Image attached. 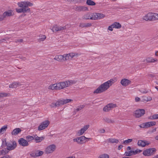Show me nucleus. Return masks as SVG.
I'll use <instances>...</instances> for the list:
<instances>
[{"label": "nucleus", "mask_w": 158, "mask_h": 158, "mask_svg": "<svg viewBox=\"0 0 158 158\" xmlns=\"http://www.w3.org/2000/svg\"><path fill=\"white\" fill-rule=\"evenodd\" d=\"M54 84V88H55V89L59 90V87H58L57 83H56V84Z\"/></svg>", "instance_id": "obj_53"}, {"label": "nucleus", "mask_w": 158, "mask_h": 158, "mask_svg": "<svg viewBox=\"0 0 158 158\" xmlns=\"http://www.w3.org/2000/svg\"><path fill=\"white\" fill-rule=\"evenodd\" d=\"M148 118L151 120L158 119V114L151 115L148 117Z\"/></svg>", "instance_id": "obj_31"}, {"label": "nucleus", "mask_w": 158, "mask_h": 158, "mask_svg": "<svg viewBox=\"0 0 158 158\" xmlns=\"http://www.w3.org/2000/svg\"><path fill=\"white\" fill-rule=\"evenodd\" d=\"M89 127V125H87L83 127H82L77 132L78 135H82L88 129Z\"/></svg>", "instance_id": "obj_17"}, {"label": "nucleus", "mask_w": 158, "mask_h": 158, "mask_svg": "<svg viewBox=\"0 0 158 158\" xmlns=\"http://www.w3.org/2000/svg\"><path fill=\"white\" fill-rule=\"evenodd\" d=\"M148 77H150L151 78H153V77H155V75L154 74H149L148 75Z\"/></svg>", "instance_id": "obj_56"}, {"label": "nucleus", "mask_w": 158, "mask_h": 158, "mask_svg": "<svg viewBox=\"0 0 158 158\" xmlns=\"http://www.w3.org/2000/svg\"><path fill=\"white\" fill-rule=\"evenodd\" d=\"M80 142H81V144H83L84 143H85L86 142H87L88 140H86L87 139L89 140L92 139L91 138H86L85 136H81L80 137Z\"/></svg>", "instance_id": "obj_22"}, {"label": "nucleus", "mask_w": 158, "mask_h": 158, "mask_svg": "<svg viewBox=\"0 0 158 158\" xmlns=\"http://www.w3.org/2000/svg\"><path fill=\"white\" fill-rule=\"evenodd\" d=\"M135 100L136 102H139V101H140V99L138 97H136L135 98Z\"/></svg>", "instance_id": "obj_58"}, {"label": "nucleus", "mask_w": 158, "mask_h": 158, "mask_svg": "<svg viewBox=\"0 0 158 158\" xmlns=\"http://www.w3.org/2000/svg\"><path fill=\"white\" fill-rule=\"evenodd\" d=\"M115 79H111L101 85L93 92L94 94H98L105 91L115 82Z\"/></svg>", "instance_id": "obj_1"}, {"label": "nucleus", "mask_w": 158, "mask_h": 158, "mask_svg": "<svg viewBox=\"0 0 158 158\" xmlns=\"http://www.w3.org/2000/svg\"><path fill=\"white\" fill-rule=\"evenodd\" d=\"M13 15L14 13L13 12L12 10H8L7 11L5 12L2 15L3 17V19H4L5 18L11 16Z\"/></svg>", "instance_id": "obj_16"}, {"label": "nucleus", "mask_w": 158, "mask_h": 158, "mask_svg": "<svg viewBox=\"0 0 158 158\" xmlns=\"http://www.w3.org/2000/svg\"><path fill=\"white\" fill-rule=\"evenodd\" d=\"M74 83L73 81H68L58 83L57 84L59 89H61L65 87H67L70 85L71 84Z\"/></svg>", "instance_id": "obj_6"}, {"label": "nucleus", "mask_w": 158, "mask_h": 158, "mask_svg": "<svg viewBox=\"0 0 158 158\" xmlns=\"http://www.w3.org/2000/svg\"><path fill=\"white\" fill-rule=\"evenodd\" d=\"M151 21L158 20V14L151 12Z\"/></svg>", "instance_id": "obj_21"}, {"label": "nucleus", "mask_w": 158, "mask_h": 158, "mask_svg": "<svg viewBox=\"0 0 158 158\" xmlns=\"http://www.w3.org/2000/svg\"><path fill=\"white\" fill-rule=\"evenodd\" d=\"M3 17L2 15H0V21L3 20Z\"/></svg>", "instance_id": "obj_62"}, {"label": "nucleus", "mask_w": 158, "mask_h": 158, "mask_svg": "<svg viewBox=\"0 0 158 158\" xmlns=\"http://www.w3.org/2000/svg\"><path fill=\"white\" fill-rule=\"evenodd\" d=\"M44 152L42 151L37 150L35 152L36 156H41L43 154Z\"/></svg>", "instance_id": "obj_37"}, {"label": "nucleus", "mask_w": 158, "mask_h": 158, "mask_svg": "<svg viewBox=\"0 0 158 158\" xmlns=\"http://www.w3.org/2000/svg\"><path fill=\"white\" fill-rule=\"evenodd\" d=\"M73 101V100L70 99H59L56 102H52L50 105V106L52 108L59 107L62 105L66 104L69 102Z\"/></svg>", "instance_id": "obj_4"}, {"label": "nucleus", "mask_w": 158, "mask_h": 158, "mask_svg": "<svg viewBox=\"0 0 158 158\" xmlns=\"http://www.w3.org/2000/svg\"><path fill=\"white\" fill-rule=\"evenodd\" d=\"M114 28V27L113 26H112V24L111 25L109 26V27H108V30H109L110 31H112L113 30V28Z\"/></svg>", "instance_id": "obj_55"}, {"label": "nucleus", "mask_w": 158, "mask_h": 158, "mask_svg": "<svg viewBox=\"0 0 158 158\" xmlns=\"http://www.w3.org/2000/svg\"><path fill=\"white\" fill-rule=\"evenodd\" d=\"M123 147V146L122 145H120L118 146V150L121 149Z\"/></svg>", "instance_id": "obj_61"}, {"label": "nucleus", "mask_w": 158, "mask_h": 158, "mask_svg": "<svg viewBox=\"0 0 158 158\" xmlns=\"http://www.w3.org/2000/svg\"><path fill=\"white\" fill-rule=\"evenodd\" d=\"M48 89H51L52 90H54L55 89V88L54 86V84H52V85H50L49 86Z\"/></svg>", "instance_id": "obj_52"}, {"label": "nucleus", "mask_w": 158, "mask_h": 158, "mask_svg": "<svg viewBox=\"0 0 158 158\" xmlns=\"http://www.w3.org/2000/svg\"><path fill=\"white\" fill-rule=\"evenodd\" d=\"M34 138V137L30 135H28L26 137V139L28 142L33 140Z\"/></svg>", "instance_id": "obj_41"}, {"label": "nucleus", "mask_w": 158, "mask_h": 158, "mask_svg": "<svg viewBox=\"0 0 158 158\" xmlns=\"http://www.w3.org/2000/svg\"><path fill=\"white\" fill-rule=\"evenodd\" d=\"M7 94L5 93H0V98L2 97H5L7 96Z\"/></svg>", "instance_id": "obj_49"}, {"label": "nucleus", "mask_w": 158, "mask_h": 158, "mask_svg": "<svg viewBox=\"0 0 158 158\" xmlns=\"http://www.w3.org/2000/svg\"><path fill=\"white\" fill-rule=\"evenodd\" d=\"M22 131L20 128H18L14 129L11 132L12 135H16Z\"/></svg>", "instance_id": "obj_23"}, {"label": "nucleus", "mask_w": 158, "mask_h": 158, "mask_svg": "<svg viewBox=\"0 0 158 158\" xmlns=\"http://www.w3.org/2000/svg\"><path fill=\"white\" fill-rule=\"evenodd\" d=\"M91 14L87 13L85 14L82 17V19H91Z\"/></svg>", "instance_id": "obj_28"}, {"label": "nucleus", "mask_w": 158, "mask_h": 158, "mask_svg": "<svg viewBox=\"0 0 158 158\" xmlns=\"http://www.w3.org/2000/svg\"><path fill=\"white\" fill-rule=\"evenodd\" d=\"M114 28L117 29L120 28L121 27V25L119 23L117 22H114L113 24Z\"/></svg>", "instance_id": "obj_30"}, {"label": "nucleus", "mask_w": 158, "mask_h": 158, "mask_svg": "<svg viewBox=\"0 0 158 158\" xmlns=\"http://www.w3.org/2000/svg\"><path fill=\"white\" fill-rule=\"evenodd\" d=\"M5 145L7 147V150L9 151L14 149L17 146L16 143L15 141L13 140L12 141L6 142L5 140Z\"/></svg>", "instance_id": "obj_7"}, {"label": "nucleus", "mask_w": 158, "mask_h": 158, "mask_svg": "<svg viewBox=\"0 0 158 158\" xmlns=\"http://www.w3.org/2000/svg\"><path fill=\"white\" fill-rule=\"evenodd\" d=\"M21 85V84H20L19 83L14 82L9 85V88H17L18 86H19Z\"/></svg>", "instance_id": "obj_26"}, {"label": "nucleus", "mask_w": 158, "mask_h": 158, "mask_svg": "<svg viewBox=\"0 0 158 158\" xmlns=\"http://www.w3.org/2000/svg\"><path fill=\"white\" fill-rule=\"evenodd\" d=\"M69 2H73L75 3H77L79 2H81L82 1V0H67Z\"/></svg>", "instance_id": "obj_50"}, {"label": "nucleus", "mask_w": 158, "mask_h": 158, "mask_svg": "<svg viewBox=\"0 0 158 158\" xmlns=\"http://www.w3.org/2000/svg\"><path fill=\"white\" fill-rule=\"evenodd\" d=\"M146 123L148 128L151 127L155 126L156 125V123L155 121H152L146 122Z\"/></svg>", "instance_id": "obj_29"}, {"label": "nucleus", "mask_w": 158, "mask_h": 158, "mask_svg": "<svg viewBox=\"0 0 158 158\" xmlns=\"http://www.w3.org/2000/svg\"><path fill=\"white\" fill-rule=\"evenodd\" d=\"M103 121L108 123H113L115 122L114 120L111 119L108 117H105L103 118Z\"/></svg>", "instance_id": "obj_24"}, {"label": "nucleus", "mask_w": 158, "mask_h": 158, "mask_svg": "<svg viewBox=\"0 0 158 158\" xmlns=\"http://www.w3.org/2000/svg\"><path fill=\"white\" fill-rule=\"evenodd\" d=\"M100 131L101 133H104L105 132V130L103 129H102L100 130Z\"/></svg>", "instance_id": "obj_60"}, {"label": "nucleus", "mask_w": 158, "mask_h": 158, "mask_svg": "<svg viewBox=\"0 0 158 158\" xmlns=\"http://www.w3.org/2000/svg\"><path fill=\"white\" fill-rule=\"evenodd\" d=\"M46 38V36L45 35H44L43 36V37L39 39L38 41L40 42L41 41H43Z\"/></svg>", "instance_id": "obj_51"}, {"label": "nucleus", "mask_w": 158, "mask_h": 158, "mask_svg": "<svg viewBox=\"0 0 158 158\" xmlns=\"http://www.w3.org/2000/svg\"><path fill=\"white\" fill-rule=\"evenodd\" d=\"M66 29V27L65 26L61 27L56 25L53 27L51 30L53 32H54L62 31Z\"/></svg>", "instance_id": "obj_14"}, {"label": "nucleus", "mask_w": 158, "mask_h": 158, "mask_svg": "<svg viewBox=\"0 0 158 158\" xmlns=\"http://www.w3.org/2000/svg\"><path fill=\"white\" fill-rule=\"evenodd\" d=\"M151 12L148 13L143 17V19L146 21H151Z\"/></svg>", "instance_id": "obj_20"}, {"label": "nucleus", "mask_w": 158, "mask_h": 158, "mask_svg": "<svg viewBox=\"0 0 158 158\" xmlns=\"http://www.w3.org/2000/svg\"><path fill=\"white\" fill-rule=\"evenodd\" d=\"M36 153H32L30 154V156H32L34 157H37V156H36Z\"/></svg>", "instance_id": "obj_57"}, {"label": "nucleus", "mask_w": 158, "mask_h": 158, "mask_svg": "<svg viewBox=\"0 0 158 158\" xmlns=\"http://www.w3.org/2000/svg\"><path fill=\"white\" fill-rule=\"evenodd\" d=\"M108 140L109 142L111 143H117L119 141L117 139L112 138H109L108 139Z\"/></svg>", "instance_id": "obj_33"}, {"label": "nucleus", "mask_w": 158, "mask_h": 158, "mask_svg": "<svg viewBox=\"0 0 158 158\" xmlns=\"http://www.w3.org/2000/svg\"><path fill=\"white\" fill-rule=\"evenodd\" d=\"M56 148V145L54 144L50 145L45 149V152L47 154H50L54 151Z\"/></svg>", "instance_id": "obj_10"}, {"label": "nucleus", "mask_w": 158, "mask_h": 158, "mask_svg": "<svg viewBox=\"0 0 158 158\" xmlns=\"http://www.w3.org/2000/svg\"><path fill=\"white\" fill-rule=\"evenodd\" d=\"M142 101L147 102L148 101H150L152 100V98L151 97L148 98V97L143 96L142 97Z\"/></svg>", "instance_id": "obj_32"}, {"label": "nucleus", "mask_w": 158, "mask_h": 158, "mask_svg": "<svg viewBox=\"0 0 158 158\" xmlns=\"http://www.w3.org/2000/svg\"><path fill=\"white\" fill-rule=\"evenodd\" d=\"M9 151L7 150V149H3L1 151V154L2 155H5L9 152Z\"/></svg>", "instance_id": "obj_45"}, {"label": "nucleus", "mask_w": 158, "mask_h": 158, "mask_svg": "<svg viewBox=\"0 0 158 158\" xmlns=\"http://www.w3.org/2000/svg\"><path fill=\"white\" fill-rule=\"evenodd\" d=\"M132 152H133V151L131 150L127 152H126L125 153L124 155L126 156H127V157L131 156L133 155Z\"/></svg>", "instance_id": "obj_39"}, {"label": "nucleus", "mask_w": 158, "mask_h": 158, "mask_svg": "<svg viewBox=\"0 0 158 158\" xmlns=\"http://www.w3.org/2000/svg\"><path fill=\"white\" fill-rule=\"evenodd\" d=\"M91 20H96L98 19V16L97 13L91 14Z\"/></svg>", "instance_id": "obj_35"}, {"label": "nucleus", "mask_w": 158, "mask_h": 158, "mask_svg": "<svg viewBox=\"0 0 158 158\" xmlns=\"http://www.w3.org/2000/svg\"><path fill=\"white\" fill-rule=\"evenodd\" d=\"M73 140L74 142H77L78 144H81V142H80V137L74 138Z\"/></svg>", "instance_id": "obj_44"}, {"label": "nucleus", "mask_w": 158, "mask_h": 158, "mask_svg": "<svg viewBox=\"0 0 158 158\" xmlns=\"http://www.w3.org/2000/svg\"><path fill=\"white\" fill-rule=\"evenodd\" d=\"M86 3L89 6H94L96 5V3L91 0H87Z\"/></svg>", "instance_id": "obj_34"}, {"label": "nucleus", "mask_w": 158, "mask_h": 158, "mask_svg": "<svg viewBox=\"0 0 158 158\" xmlns=\"http://www.w3.org/2000/svg\"><path fill=\"white\" fill-rule=\"evenodd\" d=\"M156 149L155 148H151L147 149L143 152V154L145 156L153 155L156 152Z\"/></svg>", "instance_id": "obj_8"}, {"label": "nucleus", "mask_w": 158, "mask_h": 158, "mask_svg": "<svg viewBox=\"0 0 158 158\" xmlns=\"http://www.w3.org/2000/svg\"><path fill=\"white\" fill-rule=\"evenodd\" d=\"M34 139L36 141V143H39L41 142L43 139V137H39L36 135H35L34 137Z\"/></svg>", "instance_id": "obj_27"}, {"label": "nucleus", "mask_w": 158, "mask_h": 158, "mask_svg": "<svg viewBox=\"0 0 158 158\" xmlns=\"http://www.w3.org/2000/svg\"><path fill=\"white\" fill-rule=\"evenodd\" d=\"M98 16V19H101L104 18L105 17V15L101 13H97Z\"/></svg>", "instance_id": "obj_40"}, {"label": "nucleus", "mask_w": 158, "mask_h": 158, "mask_svg": "<svg viewBox=\"0 0 158 158\" xmlns=\"http://www.w3.org/2000/svg\"><path fill=\"white\" fill-rule=\"evenodd\" d=\"M88 9L87 7L84 6H78L75 7V10L78 12L87 10Z\"/></svg>", "instance_id": "obj_19"}, {"label": "nucleus", "mask_w": 158, "mask_h": 158, "mask_svg": "<svg viewBox=\"0 0 158 158\" xmlns=\"http://www.w3.org/2000/svg\"><path fill=\"white\" fill-rule=\"evenodd\" d=\"M132 139H128L125 140L123 143V144H126L131 142L132 141Z\"/></svg>", "instance_id": "obj_43"}, {"label": "nucleus", "mask_w": 158, "mask_h": 158, "mask_svg": "<svg viewBox=\"0 0 158 158\" xmlns=\"http://www.w3.org/2000/svg\"><path fill=\"white\" fill-rule=\"evenodd\" d=\"M50 122L48 120H46L42 122L38 127V131H41L45 129L49 125Z\"/></svg>", "instance_id": "obj_11"}, {"label": "nucleus", "mask_w": 158, "mask_h": 158, "mask_svg": "<svg viewBox=\"0 0 158 158\" xmlns=\"http://www.w3.org/2000/svg\"><path fill=\"white\" fill-rule=\"evenodd\" d=\"M139 127L141 128H147L146 123H143L139 125Z\"/></svg>", "instance_id": "obj_46"}, {"label": "nucleus", "mask_w": 158, "mask_h": 158, "mask_svg": "<svg viewBox=\"0 0 158 158\" xmlns=\"http://www.w3.org/2000/svg\"><path fill=\"white\" fill-rule=\"evenodd\" d=\"M156 130V128H154V129H153L152 130V132H154Z\"/></svg>", "instance_id": "obj_63"}, {"label": "nucleus", "mask_w": 158, "mask_h": 158, "mask_svg": "<svg viewBox=\"0 0 158 158\" xmlns=\"http://www.w3.org/2000/svg\"><path fill=\"white\" fill-rule=\"evenodd\" d=\"M18 5L19 6L21 7L20 9H16V10L18 13L29 12L30 11V9L28 7V6H31L33 4L28 2H18Z\"/></svg>", "instance_id": "obj_3"}, {"label": "nucleus", "mask_w": 158, "mask_h": 158, "mask_svg": "<svg viewBox=\"0 0 158 158\" xmlns=\"http://www.w3.org/2000/svg\"><path fill=\"white\" fill-rule=\"evenodd\" d=\"M23 41V40L22 39H19L16 40L15 42L16 43H17L18 42L21 43Z\"/></svg>", "instance_id": "obj_54"}, {"label": "nucleus", "mask_w": 158, "mask_h": 158, "mask_svg": "<svg viewBox=\"0 0 158 158\" xmlns=\"http://www.w3.org/2000/svg\"><path fill=\"white\" fill-rule=\"evenodd\" d=\"M145 113V110L143 109H139L135 111L134 115L136 118H139L143 116Z\"/></svg>", "instance_id": "obj_9"}, {"label": "nucleus", "mask_w": 158, "mask_h": 158, "mask_svg": "<svg viewBox=\"0 0 158 158\" xmlns=\"http://www.w3.org/2000/svg\"><path fill=\"white\" fill-rule=\"evenodd\" d=\"M73 101V100L70 99H59L56 102H52L50 105V106L52 108L59 107L62 105L66 104L69 102Z\"/></svg>", "instance_id": "obj_5"}, {"label": "nucleus", "mask_w": 158, "mask_h": 158, "mask_svg": "<svg viewBox=\"0 0 158 158\" xmlns=\"http://www.w3.org/2000/svg\"><path fill=\"white\" fill-rule=\"evenodd\" d=\"M18 143L20 146L23 147H27L29 145L27 140L23 138H20L18 140Z\"/></svg>", "instance_id": "obj_13"}, {"label": "nucleus", "mask_w": 158, "mask_h": 158, "mask_svg": "<svg viewBox=\"0 0 158 158\" xmlns=\"http://www.w3.org/2000/svg\"><path fill=\"white\" fill-rule=\"evenodd\" d=\"M85 105H81L79 106L77 108L76 110L77 111H79V110H81L82 109L84 108L85 107Z\"/></svg>", "instance_id": "obj_47"}, {"label": "nucleus", "mask_w": 158, "mask_h": 158, "mask_svg": "<svg viewBox=\"0 0 158 158\" xmlns=\"http://www.w3.org/2000/svg\"><path fill=\"white\" fill-rule=\"evenodd\" d=\"M115 10H118V9H123V8H122L120 6H118L114 8Z\"/></svg>", "instance_id": "obj_59"}, {"label": "nucleus", "mask_w": 158, "mask_h": 158, "mask_svg": "<svg viewBox=\"0 0 158 158\" xmlns=\"http://www.w3.org/2000/svg\"><path fill=\"white\" fill-rule=\"evenodd\" d=\"M80 55V54L76 52H72L63 55H56L54 58V59L58 61L63 62L68 60H71L74 57H77Z\"/></svg>", "instance_id": "obj_2"}, {"label": "nucleus", "mask_w": 158, "mask_h": 158, "mask_svg": "<svg viewBox=\"0 0 158 158\" xmlns=\"http://www.w3.org/2000/svg\"><path fill=\"white\" fill-rule=\"evenodd\" d=\"M109 155L106 154H104L99 156L98 158H109Z\"/></svg>", "instance_id": "obj_42"}, {"label": "nucleus", "mask_w": 158, "mask_h": 158, "mask_svg": "<svg viewBox=\"0 0 158 158\" xmlns=\"http://www.w3.org/2000/svg\"><path fill=\"white\" fill-rule=\"evenodd\" d=\"M157 61V60H155L151 57H148L146 59V61L148 63L153 62Z\"/></svg>", "instance_id": "obj_36"}, {"label": "nucleus", "mask_w": 158, "mask_h": 158, "mask_svg": "<svg viewBox=\"0 0 158 158\" xmlns=\"http://www.w3.org/2000/svg\"><path fill=\"white\" fill-rule=\"evenodd\" d=\"M133 152H132L133 155H135L136 154L139 153L141 152H142V150H139V149H137L135 151H133Z\"/></svg>", "instance_id": "obj_48"}, {"label": "nucleus", "mask_w": 158, "mask_h": 158, "mask_svg": "<svg viewBox=\"0 0 158 158\" xmlns=\"http://www.w3.org/2000/svg\"><path fill=\"white\" fill-rule=\"evenodd\" d=\"M7 126H3L0 129V134H2L7 129Z\"/></svg>", "instance_id": "obj_38"}, {"label": "nucleus", "mask_w": 158, "mask_h": 158, "mask_svg": "<svg viewBox=\"0 0 158 158\" xmlns=\"http://www.w3.org/2000/svg\"><path fill=\"white\" fill-rule=\"evenodd\" d=\"M117 107L116 104L110 103L107 104L103 108V110L105 112H108L113 108Z\"/></svg>", "instance_id": "obj_12"}, {"label": "nucleus", "mask_w": 158, "mask_h": 158, "mask_svg": "<svg viewBox=\"0 0 158 158\" xmlns=\"http://www.w3.org/2000/svg\"><path fill=\"white\" fill-rule=\"evenodd\" d=\"M92 24L91 23H80L79 27L81 28L84 27H88L91 26Z\"/></svg>", "instance_id": "obj_25"}, {"label": "nucleus", "mask_w": 158, "mask_h": 158, "mask_svg": "<svg viewBox=\"0 0 158 158\" xmlns=\"http://www.w3.org/2000/svg\"><path fill=\"white\" fill-rule=\"evenodd\" d=\"M120 83L122 85L126 87L131 84V81L128 79L123 78L121 80Z\"/></svg>", "instance_id": "obj_15"}, {"label": "nucleus", "mask_w": 158, "mask_h": 158, "mask_svg": "<svg viewBox=\"0 0 158 158\" xmlns=\"http://www.w3.org/2000/svg\"><path fill=\"white\" fill-rule=\"evenodd\" d=\"M150 143L145 140H139L137 143L138 146L142 147H144L146 145H148Z\"/></svg>", "instance_id": "obj_18"}, {"label": "nucleus", "mask_w": 158, "mask_h": 158, "mask_svg": "<svg viewBox=\"0 0 158 158\" xmlns=\"http://www.w3.org/2000/svg\"><path fill=\"white\" fill-rule=\"evenodd\" d=\"M66 158H75V156H70L69 157H66Z\"/></svg>", "instance_id": "obj_64"}]
</instances>
